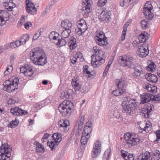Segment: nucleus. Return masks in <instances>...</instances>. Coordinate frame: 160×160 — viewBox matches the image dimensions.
Returning a JSON list of instances; mask_svg holds the SVG:
<instances>
[{
	"label": "nucleus",
	"instance_id": "24",
	"mask_svg": "<svg viewBox=\"0 0 160 160\" xmlns=\"http://www.w3.org/2000/svg\"><path fill=\"white\" fill-rule=\"evenodd\" d=\"M135 60V59L133 57L128 56V59L126 62L123 67L131 68H134V64L133 61H134Z\"/></svg>",
	"mask_w": 160,
	"mask_h": 160
},
{
	"label": "nucleus",
	"instance_id": "36",
	"mask_svg": "<svg viewBox=\"0 0 160 160\" xmlns=\"http://www.w3.org/2000/svg\"><path fill=\"white\" fill-rule=\"evenodd\" d=\"M115 82L116 86L119 88H122L124 87L125 85L124 81L122 78L117 79L115 80Z\"/></svg>",
	"mask_w": 160,
	"mask_h": 160
},
{
	"label": "nucleus",
	"instance_id": "54",
	"mask_svg": "<svg viewBox=\"0 0 160 160\" xmlns=\"http://www.w3.org/2000/svg\"><path fill=\"white\" fill-rule=\"evenodd\" d=\"M121 153L122 156L126 160L127 157L128 152L123 150H121Z\"/></svg>",
	"mask_w": 160,
	"mask_h": 160
},
{
	"label": "nucleus",
	"instance_id": "2",
	"mask_svg": "<svg viewBox=\"0 0 160 160\" xmlns=\"http://www.w3.org/2000/svg\"><path fill=\"white\" fill-rule=\"evenodd\" d=\"M93 51L94 52L95 54L92 55L91 63L94 68L98 67V65L100 63L105 62L106 59L105 53L99 49L97 46H94L93 48Z\"/></svg>",
	"mask_w": 160,
	"mask_h": 160
},
{
	"label": "nucleus",
	"instance_id": "11",
	"mask_svg": "<svg viewBox=\"0 0 160 160\" xmlns=\"http://www.w3.org/2000/svg\"><path fill=\"white\" fill-rule=\"evenodd\" d=\"M72 84L76 91H79L82 93H84L86 92L87 90V87L82 86L79 84V81H78L76 79H72Z\"/></svg>",
	"mask_w": 160,
	"mask_h": 160
},
{
	"label": "nucleus",
	"instance_id": "52",
	"mask_svg": "<svg viewBox=\"0 0 160 160\" xmlns=\"http://www.w3.org/2000/svg\"><path fill=\"white\" fill-rule=\"evenodd\" d=\"M151 128V125L150 124V123H146V126L143 128V130L145 131L146 132H148L150 130Z\"/></svg>",
	"mask_w": 160,
	"mask_h": 160
},
{
	"label": "nucleus",
	"instance_id": "42",
	"mask_svg": "<svg viewBox=\"0 0 160 160\" xmlns=\"http://www.w3.org/2000/svg\"><path fill=\"white\" fill-rule=\"evenodd\" d=\"M58 42L56 44L58 47L64 46L67 43V42L66 40L62 38L61 39H58Z\"/></svg>",
	"mask_w": 160,
	"mask_h": 160
},
{
	"label": "nucleus",
	"instance_id": "64",
	"mask_svg": "<svg viewBox=\"0 0 160 160\" xmlns=\"http://www.w3.org/2000/svg\"><path fill=\"white\" fill-rule=\"evenodd\" d=\"M156 133L157 135V139L155 141V142L158 141V140L157 139H160V130L157 131L156 132Z\"/></svg>",
	"mask_w": 160,
	"mask_h": 160
},
{
	"label": "nucleus",
	"instance_id": "56",
	"mask_svg": "<svg viewBox=\"0 0 160 160\" xmlns=\"http://www.w3.org/2000/svg\"><path fill=\"white\" fill-rule=\"evenodd\" d=\"M134 158L132 154L128 153L126 160H134Z\"/></svg>",
	"mask_w": 160,
	"mask_h": 160
},
{
	"label": "nucleus",
	"instance_id": "9",
	"mask_svg": "<svg viewBox=\"0 0 160 160\" xmlns=\"http://www.w3.org/2000/svg\"><path fill=\"white\" fill-rule=\"evenodd\" d=\"M77 26L78 28L76 29V32L79 36L84 33L88 28L86 22L83 19L78 21Z\"/></svg>",
	"mask_w": 160,
	"mask_h": 160
},
{
	"label": "nucleus",
	"instance_id": "44",
	"mask_svg": "<svg viewBox=\"0 0 160 160\" xmlns=\"http://www.w3.org/2000/svg\"><path fill=\"white\" fill-rule=\"evenodd\" d=\"M19 122L16 119L13 121L12 120L8 125L9 128H13L16 127L18 125Z\"/></svg>",
	"mask_w": 160,
	"mask_h": 160
},
{
	"label": "nucleus",
	"instance_id": "28",
	"mask_svg": "<svg viewBox=\"0 0 160 160\" xmlns=\"http://www.w3.org/2000/svg\"><path fill=\"white\" fill-rule=\"evenodd\" d=\"M76 39L72 37L71 38L68 44L71 50H72L77 47V44L76 43Z\"/></svg>",
	"mask_w": 160,
	"mask_h": 160
},
{
	"label": "nucleus",
	"instance_id": "63",
	"mask_svg": "<svg viewBox=\"0 0 160 160\" xmlns=\"http://www.w3.org/2000/svg\"><path fill=\"white\" fill-rule=\"evenodd\" d=\"M15 101L12 98H9L8 100L7 101V103L8 105H12L15 103Z\"/></svg>",
	"mask_w": 160,
	"mask_h": 160
},
{
	"label": "nucleus",
	"instance_id": "48",
	"mask_svg": "<svg viewBox=\"0 0 160 160\" xmlns=\"http://www.w3.org/2000/svg\"><path fill=\"white\" fill-rule=\"evenodd\" d=\"M148 21L144 19L142 20L140 23L142 28L143 29H145L148 27Z\"/></svg>",
	"mask_w": 160,
	"mask_h": 160
},
{
	"label": "nucleus",
	"instance_id": "32",
	"mask_svg": "<svg viewBox=\"0 0 160 160\" xmlns=\"http://www.w3.org/2000/svg\"><path fill=\"white\" fill-rule=\"evenodd\" d=\"M160 158V152L158 150H155L152 152L151 160H159Z\"/></svg>",
	"mask_w": 160,
	"mask_h": 160
},
{
	"label": "nucleus",
	"instance_id": "15",
	"mask_svg": "<svg viewBox=\"0 0 160 160\" xmlns=\"http://www.w3.org/2000/svg\"><path fill=\"white\" fill-rule=\"evenodd\" d=\"M134 68L135 71L133 73V75L135 77L139 78L142 77L144 75L143 69L140 65H138Z\"/></svg>",
	"mask_w": 160,
	"mask_h": 160
},
{
	"label": "nucleus",
	"instance_id": "5",
	"mask_svg": "<svg viewBox=\"0 0 160 160\" xmlns=\"http://www.w3.org/2000/svg\"><path fill=\"white\" fill-rule=\"evenodd\" d=\"M141 103L142 104L147 103L151 100L160 102V94L154 95L150 93H143L141 95Z\"/></svg>",
	"mask_w": 160,
	"mask_h": 160
},
{
	"label": "nucleus",
	"instance_id": "8",
	"mask_svg": "<svg viewBox=\"0 0 160 160\" xmlns=\"http://www.w3.org/2000/svg\"><path fill=\"white\" fill-rule=\"evenodd\" d=\"M124 139L127 143L129 144V147H132L139 143L140 140L130 133H126L124 135Z\"/></svg>",
	"mask_w": 160,
	"mask_h": 160
},
{
	"label": "nucleus",
	"instance_id": "45",
	"mask_svg": "<svg viewBox=\"0 0 160 160\" xmlns=\"http://www.w3.org/2000/svg\"><path fill=\"white\" fill-rule=\"evenodd\" d=\"M90 137L82 134L81 139V142L82 145L86 144L89 138Z\"/></svg>",
	"mask_w": 160,
	"mask_h": 160
},
{
	"label": "nucleus",
	"instance_id": "3",
	"mask_svg": "<svg viewBox=\"0 0 160 160\" xmlns=\"http://www.w3.org/2000/svg\"><path fill=\"white\" fill-rule=\"evenodd\" d=\"M73 108V103L68 100H64L58 107V109L62 115L68 117L71 113Z\"/></svg>",
	"mask_w": 160,
	"mask_h": 160
},
{
	"label": "nucleus",
	"instance_id": "49",
	"mask_svg": "<svg viewBox=\"0 0 160 160\" xmlns=\"http://www.w3.org/2000/svg\"><path fill=\"white\" fill-rule=\"evenodd\" d=\"M132 21V20L131 19H130L128 20L127 22H126L124 25L123 30H124V31H126V32H127L128 27L129 25Z\"/></svg>",
	"mask_w": 160,
	"mask_h": 160
},
{
	"label": "nucleus",
	"instance_id": "33",
	"mask_svg": "<svg viewBox=\"0 0 160 160\" xmlns=\"http://www.w3.org/2000/svg\"><path fill=\"white\" fill-rule=\"evenodd\" d=\"M107 37L102 38H99L96 41V43L98 45L100 46H104L108 44V42L107 41Z\"/></svg>",
	"mask_w": 160,
	"mask_h": 160
},
{
	"label": "nucleus",
	"instance_id": "46",
	"mask_svg": "<svg viewBox=\"0 0 160 160\" xmlns=\"http://www.w3.org/2000/svg\"><path fill=\"white\" fill-rule=\"evenodd\" d=\"M141 155L142 160H148L150 158L151 155L150 153L147 151Z\"/></svg>",
	"mask_w": 160,
	"mask_h": 160
},
{
	"label": "nucleus",
	"instance_id": "34",
	"mask_svg": "<svg viewBox=\"0 0 160 160\" xmlns=\"http://www.w3.org/2000/svg\"><path fill=\"white\" fill-rule=\"evenodd\" d=\"M73 30L70 29H63V31L62 33V37L65 38L68 37L70 36L71 32Z\"/></svg>",
	"mask_w": 160,
	"mask_h": 160
},
{
	"label": "nucleus",
	"instance_id": "19",
	"mask_svg": "<svg viewBox=\"0 0 160 160\" xmlns=\"http://www.w3.org/2000/svg\"><path fill=\"white\" fill-rule=\"evenodd\" d=\"M111 13L110 11H108L107 10H105V9L104 11H103L99 15V20L102 22L105 20L107 21L109 20L110 18Z\"/></svg>",
	"mask_w": 160,
	"mask_h": 160
},
{
	"label": "nucleus",
	"instance_id": "30",
	"mask_svg": "<svg viewBox=\"0 0 160 160\" xmlns=\"http://www.w3.org/2000/svg\"><path fill=\"white\" fill-rule=\"evenodd\" d=\"M59 124L60 127L63 128L65 132L68 131V128L69 125V122L68 120H66L63 122H59Z\"/></svg>",
	"mask_w": 160,
	"mask_h": 160
},
{
	"label": "nucleus",
	"instance_id": "37",
	"mask_svg": "<svg viewBox=\"0 0 160 160\" xmlns=\"http://www.w3.org/2000/svg\"><path fill=\"white\" fill-rule=\"evenodd\" d=\"M124 101H126L127 103H128L130 106H133L134 109H135V99L132 100V99L130 97L126 96L124 98Z\"/></svg>",
	"mask_w": 160,
	"mask_h": 160
},
{
	"label": "nucleus",
	"instance_id": "17",
	"mask_svg": "<svg viewBox=\"0 0 160 160\" xmlns=\"http://www.w3.org/2000/svg\"><path fill=\"white\" fill-rule=\"evenodd\" d=\"M127 103L126 101H123L122 103V107L123 109V112L124 113L130 114L134 110L133 106H130Z\"/></svg>",
	"mask_w": 160,
	"mask_h": 160
},
{
	"label": "nucleus",
	"instance_id": "27",
	"mask_svg": "<svg viewBox=\"0 0 160 160\" xmlns=\"http://www.w3.org/2000/svg\"><path fill=\"white\" fill-rule=\"evenodd\" d=\"M127 93L126 91L123 88H118L112 91V93L114 96H118L122 95L125 94Z\"/></svg>",
	"mask_w": 160,
	"mask_h": 160
},
{
	"label": "nucleus",
	"instance_id": "61",
	"mask_svg": "<svg viewBox=\"0 0 160 160\" xmlns=\"http://www.w3.org/2000/svg\"><path fill=\"white\" fill-rule=\"evenodd\" d=\"M32 25L30 22H27L25 23L24 24V26L26 29H28L29 27L32 26Z\"/></svg>",
	"mask_w": 160,
	"mask_h": 160
},
{
	"label": "nucleus",
	"instance_id": "58",
	"mask_svg": "<svg viewBox=\"0 0 160 160\" xmlns=\"http://www.w3.org/2000/svg\"><path fill=\"white\" fill-rule=\"evenodd\" d=\"M132 44L134 47L136 48H139L140 46L142 45V44L140 43H138L136 41H134L133 42Z\"/></svg>",
	"mask_w": 160,
	"mask_h": 160
},
{
	"label": "nucleus",
	"instance_id": "47",
	"mask_svg": "<svg viewBox=\"0 0 160 160\" xmlns=\"http://www.w3.org/2000/svg\"><path fill=\"white\" fill-rule=\"evenodd\" d=\"M129 3H132L129 1V0H120V5L122 7L125 6V7H127L128 6Z\"/></svg>",
	"mask_w": 160,
	"mask_h": 160
},
{
	"label": "nucleus",
	"instance_id": "29",
	"mask_svg": "<svg viewBox=\"0 0 160 160\" xmlns=\"http://www.w3.org/2000/svg\"><path fill=\"white\" fill-rule=\"evenodd\" d=\"M26 68L25 76L27 77L32 76L34 73V72L33 70V68L31 66L29 65L26 64Z\"/></svg>",
	"mask_w": 160,
	"mask_h": 160
},
{
	"label": "nucleus",
	"instance_id": "23",
	"mask_svg": "<svg viewBox=\"0 0 160 160\" xmlns=\"http://www.w3.org/2000/svg\"><path fill=\"white\" fill-rule=\"evenodd\" d=\"M61 26L63 29L74 30L72 23L71 22L67 20H65L62 22Z\"/></svg>",
	"mask_w": 160,
	"mask_h": 160
},
{
	"label": "nucleus",
	"instance_id": "55",
	"mask_svg": "<svg viewBox=\"0 0 160 160\" xmlns=\"http://www.w3.org/2000/svg\"><path fill=\"white\" fill-rule=\"evenodd\" d=\"M16 7L15 4L12 2H10L9 5V11H11L12 10V9Z\"/></svg>",
	"mask_w": 160,
	"mask_h": 160
},
{
	"label": "nucleus",
	"instance_id": "16",
	"mask_svg": "<svg viewBox=\"0 0 160 160\" xmlns=\"http://www.w3.org/2000/svg\"><path fill=\"white\" fill-rule=\"evenodd\" d=\"M9 18V14L2 10H0V26L4 24Z\"/></svg>",
	"mask_w": 160,
	"mask_h": 160
},
{
	"label": "nucleus",
	"instance_id": "57",
	"mask_svg": "<svg viewBox=\"0 0 160 160\" xmlns=\"http://www.w3.org/2000/svg\"><path fill=\"white\" fill-rule=\"evenodd\" d=\"M26 64H25L24 67H22L20 68V72L21 73H23L25 76L26 68Z\"/></svg>",
	"mask_w": 160,
	"mask_h": 160
},
{
	"label": "nucleus",
	"instance_id": "62",
	"mask_svg": "<svg viewBox=\"0 0 160 160\" xmlns=\"http://www.w3.org/2000/svg\"><path fill=\"white\" fill-rule=\"evenodd\" d=\"M41 34L39 31H38L33 37V40L37 39L40 36Z\"/></svg>",
	"mask_w": 160,
	"mask_h": 160
},
{
	"label": "nucleus",
	"instance_id": "22",
	"mask_svg": "<svg viewBox=\"0 0 160 160\" xmlns=\"http://www.w3.org/2000/svg\"><path fill=\"white\" fill-rule=\"evenodd\" d=\"M152 6L150 1H147L144 5L143 9V12L144 15L146 16L148 13H151V11L152 10Z\"/></svg>",
	"mask_w": 160,
	"mask_h": 160
},
{
	"label": "nucleus",
	"instance_id": "39",
	"mask_svg": "<svg viewBox=\"0 0 160 160\" xmlns=\"http://www.w3.org/2000/svg\"><path fill=\"white\" fill-rule=\"evenodd\" d=\"M36 150L37 152L39 153H44L45 151V149L43 145L39 142H37Z\"/></svg>",
	"mask_w": 160,
	"mask_h": 160
},
{
	"label": "nucleus",
	"instance_id": "4",
	"mask_svg": "<svg viewBox=\"0 0 160 160\" xmlns=\"http://www.w3.org/2000/svg\"><path fill=\"white\" fill-rule=\"evenodd\" d=\"M12 150L10 146L4 144L0 147V160H10Z\"/></svg>",
	"mask_w": 160,
	"mask_h": 160
},
{
	"label": "nucleus",
	"instance_id": "14",
	"mask_svg": "<svg viewBox=\"0 0 160 160\" xmlns=\"http://www.w3.org/2000/svg\"><path fill=\"white\" fill-rule=\"evenodd\" d=\"M144 45V44H142L137 51L138 55L142 58L145 57L148 54L149 52L148 48L147 47H145Z\"/></svg>",
	"mask_w": 160,
	"mask_h": 160
},
{
	"label": "nucleus",
	"instance_id": "50",
	"mask_svg": "<svg viewBox=\"0 0 160 160\" xmlns=\"http://www.w3.org/2000/svg\"><path fill=\"white\" fill-rule=\"evenodd\" d=\"M13 70V67L11 65H10L7 67L6 70L4 72V74L5 75H7L9 74L12 72Z\"/></svg>",
	"mask_w": 160,
	"mask_h": 160
},
{
	"label": "nucleus",
	"instance_id": "10",
	"mask_svg": "<svg viewBox=\"0 0 160 160\" xmlns=\"http://www.w3.org/2000/svg\"><path fill=\"white\" fill-rule=\"evenodd\" d=\"M101 151V143L100 142L97 141L95 142L91 152L92 157L95 158L98 156Z\"/></svg>",
	"mask_w": 160,
	"mask_h": 160
},
{
	"label": "nucleus",
	"instance_id": "13",
	"mask_svg": "<svg viewBox=\"0 0 160 160\" xmlns=\"http://www.w3.org/2000/svg\"><path fill=\"white\" fill-rule=\"evenodd\" d=\"M92 0H82L83 11L84 13L88 14L91 12Z\"/></svg>",
	"mask_w": 160,
	"mask_h": 160
},
{
	"label": "nucleus",
	"instance_id": "41",
	"mask_svg": "<svg viewBox=\"0 0 160 160\" xmlns=\"http://www.w3.org/2000/svg\"><path fill=\"white\" fill-rule=\"evenodd\" d=\"M106 37L104 33L102 31L96 32V35L95 37V41L99 38H102Z\"/></svg>",
	"mask_w": 160,
	"mask_h": 160
},
{
	"label": "nucleus",
	"instance_id": "7",
	"mask_svg": "<svg viewBox=\"0 0 160 160\" xmlns=\"http://www.w3.org/2000/svg\"><path fill=\"white\" fill-rule=\"evenodd\" d=\"M11 80V82L10 83L9 82L8 84H6V83H8L7 82H10L9 80L5 82V85L3 87V89L9 92L14 91L18 88V84L19 83V81L18 78H16Z\"/></svg>",
	"mask_w": 160,
	"mask_h": 160
},
{
	"label": "nucleus",
	"instance_id": "43",
	"mask_svg": "<svg viewBox=\"0 0 160 160\" xmlns=\"http://www.w3.org/2000/svg\"><path fill=\"white\" fill-rule=\"evenodd\" d=\"M111 152V150L109 149L106 150L103 156V160H108L110 158V154Z\"/></svg>",
	"mask_w": 160,
	"mask_h": 160
},
{
	"label": "nucleus",
	"instance_id": "6",
	"mask_svg": "<svg viewBox=\"0 0 160 160\" xmlns=\"http://www.w3.org/2000/svg\"><path fill=\"white\" fill-rule=\"evenodd\" d=\"M52 137L53 141H48L47 142V144L52 151H54L56 147L58 146L60 142L62 140V135L59 133H55L53 134Z\"/></svg>",
	"mask_w": 160,
	"mask_h": 160
},
{
	"label": "nucleus",
	"instance_id": "53",
	"mask_svg": "<svg viewBox=\"0 0 160 160\" xmlns=\"http://www.w3.org/2000/svg\"><path fill=\"white\" fill-rule=\"evenodd\" d=\"M107 0H98L97 4L98 6L103 7L104 6L107 2Z\"/></svg>",
	"mask_w": 160,
	"mask_h": 160
},
{
	"label": "nucleus",
	"instance_id": "26",
	"mask_svg": "<svg viewBox=\"0 0 160 160\" xmlns=\"http://www.w3.org/2000/svg\"><path fill=\"white\" fill-rule=\"evenodd\" d=\"M145 78L148 81L153 83L156 82L158 80L156 75L151 73L147 74L145 75Z\"/></svg>",
	"mask_w": 160,
	"mask_h": 160
},
{
	"label": "nucleus",
	"instance_id": "18",
	"mask_svg": "<svg viewBox=\"0 0 160 160\" xmlns=\"http://www.w3.org/2000/svg\"><path fill=\"white\" fill-rule=\"evenodd\" d=\"M10 112L13 115L17 116H20L23 114H26L28 112L27 111L22 110L18 107H15L14 108H11L10 109Z\"/></svg>",
	"mask_w": 160,
	"mask_h": 160
},
{
	"label": "nucleus",
	"instance_id": "31",
	"mask_svg": "<svg viewBox=\"0 0 160 160\" xmlns=\"http://www.w3.org/2000/svg\"><path fill=\"white\" fill-rule=\"evenodd\" d=\"M92 131V127L91 126H85L83 131L82 134L90 137V135Z\"/></svg>",
	"mask_w": 160,
	"mask_h": 160
},
{
	"label": "nucleus",
	"instance_id": "38",
	"mask_svg": "<svg viewBox=\"0 0 160 160\" xmlns=\"http://www.w3.org/2000/svg\"><path fill=\"white\" fill-rule=\"evenodd\" d=\"M128 56L127 57L126 56H121L119 57L118 59V62L121 66H124V64L126 63V62L128 59Z\"/></svg>",
	"mask_w": 160,
	"mask_h": 160
},
{
	"label": "nucleus",
	"instance_id": "40",
	"mask_svg": "<svg viewBox=\"0 0 160 160\" xmlns=\"http://www.w3.org/2000/svg\"><path fill=\"white\" fill-rule=\"evenodd\" d=\"M29 39V36L28 34H26L23 35L21 38L20 41L22 45L24 44Z\"/></svg>",
	"mask_w": 160,
	"mask_h": 160
},
{
	"label": "nucleus",
	"instance_id": "12",
	"mask_svg": "<svg viewBox=\"0 0 160 160\" xmlns=\"http://www.w3.org/2000/svg\"><path fill=\"white\" fill-rule=\"evenodd\" d=\"M84 116H82L80 120L77 122V124L74 127V130L76 131L77 135H79L82 133V130L83 127L84 121Z\"/></svg>",
	"mask_w": 160,
	"mask_h": 160
},
{
	"label": "nucleus",
	"instance_id": "35",
	"mask_svg": "<svg viewBox=\"0 0 160 160\" xmlns=\"http://www.w3.org/2000/svg\"><path fill=\"white\" fill-rule=\"evenodd\" d=\"M148 66L147 67V69L148 71H153L155 70L156 65L152 60H148Z\"/></svg>",
	"mask_w": 160,
	"mask_h": 160
},
{
	"label": "nucleus",
	"instance_id": "25",
	"mask_svg": "<svg viewBox=\"0 0 160 160\" xmlns=\"http://www.w3.org/2000/svg\"><path fill=\"white\" fill-rule=\"evenodd\" d=\"M148 34L146 32H142L138 37V39L140 42H144L148 38Z\"/></svg>",
	"mask_w": 160,
	"mask_h": 160
},
{
	"label": "nucleus",
	"instance_id": "1",
	"mask_svg": "<svg viewBox=\"0 0 160 160\" xmlns=\"http://www.w3.org/2000/svg\"><path fill=\"white\" fill-rule=\"evenodd\" d=\"M29 54L31 60L35 64L43 66L47 63L46 57L41 48H37L32 50Z\"/></svg>",
	"mask_w": 160,
	"mask_h": 160
},
{
	"label": "nucleus",
	"instance_id": "51",
	"mask_svg": "<svg viewBox=\"0 0 160 160\" xmlns=\"http://www.w3.org/2000/svg\"><path fill=\"white\" fill-rule=\"evenodd\" d=\"M101 7L98 6L95 8V12L97 14H100L103 11H104L105 10H104V8L102 9Z\"/></svg>",
	"mask_w": 160,
	"mask_h": 160
},
{
	"label": "nucleus",
	"instance_id": "60",
	"mask_svg": "<svg viewBox=\"0 0 160 160\" xmlns=\"http://www.w3.org/2000/svg\"><path fill=\"white\" fill-rule=\"evenodd\" d=\"M75 56L77 58H79L80 59H82V58H83L82 54L79 52H77Z\"/></svg>",
	"mask_w": 160,
	"mask_h": 160
},
{
	"label": "nucleus",
	"instance_id": "59",
	"mask_svg": "<svg viewBox=\"0 0 160 160\" xmlns=\"http://www.w3.org/2000/svg\"><path fill=\"white\" fill-rule=\"evenodd\" d=\"M88 66L87 65H85L83 66V71L84 73L85 74L90 73V72L88 70Z\"/></svg>",
	"mask_w": 160,
	"mask_h": 160
},
{
	"label": "nucleus",
	"instance_id": "20",
	"mask_svg": "<svg viewBox=\"0 0 160 160\" xmlns=\"http://www.w3.org/2000/svg\"><path fill=\"white\" fill-rule=\"evenodd\" d=\"M26 8L27 12L31 14L34 15L37 13V9L31 2L27 3Z\"/></svg>",
	"mask_w": 160,
	"mask_h": 160
},
{
	"label": "nucleus",
	"instance_id": "21",
	"mask_svg": "<svg viewBox=\"0 0 160 160\" xmlns=\"http://www.w3.org/2000/svg\"><path fill=\"white\" fill-rule=\"evenodd\" d=\"M153 109H154L153 105L151 103H148L145 108L146 111L143 112L145 118H147L149 117Z\"/></svg>",
	"mask_w": 160,
	"mask_h": 160
}]
</instances>
